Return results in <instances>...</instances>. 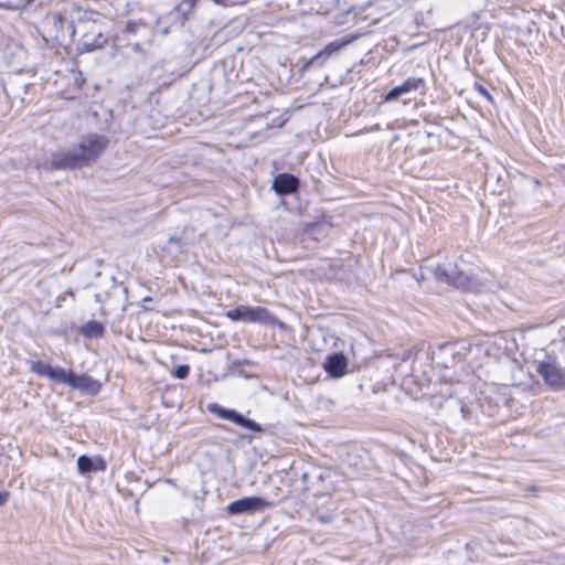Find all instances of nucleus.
I'll list each match as a JSON object with an SVG mask.
<instances>
[{"instance_id":"obj_1","label":"nucleus","mask_w":565,"mask_h":565,"mask_svg":"<svg viewBox=\"0 0 565 565\" xmlns=\"http://www.w3.org/2000/svg\"><path fill=\"white\" fill-rule=\"evenodd\" d=\"M109 140L104 135L88 134L81 138L76 148L67 151L53 152L51 160H45V171L76 170L94 163L106 150Z\"/></svg>"},{"instance_id":"obj_2","label":"nucleus","mask_w":565,"mask_h":565,"mask_svg":"<svg viewBox=\"0 0 565 565\" xmlns=\"http://www.w3.org/2000/svg\"><path fill=\"white\" fill-rule=\"evenodd\" d=\"M67 31L71 38L79 35V52L103 49L108 42L104 34V23L99 14L94 11H78L76 23H68Z\"/></svg>"},{"instance_id":"obj_3","label":"nucleus","mask_w":565,"mask_h":565,"mask_svg":"<svg viewBox=\"0 0 565 565\" xmlns=\"http://www.w3.org/2000/svg\"><path fill=\"white\" fill-rule=\"evenodd\" d=\"M231 321H244L247 323H260L265 326H277L285 329V323L275 317L265 307L237 306L225 312Z\"/></svg>"},{"instance_id":"obj_4","label":"nucleus","mask_w":565,"mask_h":565,"mask_svg":"<svg viewBox=\"0 0 565 565\" xmlns=\"http://www.w3.org/2000/svg\"><path fill=\"white\" fill-rule=\"evenodd\" d=\"M434 276L439 282L451 285L456 288H467L470 281L469 275L458 264L450 262L438 264L434 269Z\"/></svg>"},{"instance_id":"obj_5","label":"nucleus","mask_w":565,"mask_h":565,"mask_svg":"<svg viewBox=\"0 0 565 565\" xmlns=\"http://www.w3.org/2000/svg\"><path fill=\"white\" fill-rule=\"evenodd\" d=\"M207 411L222 419L230 420L237 426L244 427L250 431L262 433L264 430V428L253 419L245 417L235 409L225 408L217 403H210L207 405Z\"/></svg>"},{"instance_id":"obj_6","label":"nucleus","mask_w":565,"mask_h":565,"mask_svg":"<svg viewBox=\"0 0 565 565\" xmlns=\"http://www.w3.org/2000/svg\"><path fill=\"white\" fill-rule=\"evenodd\" d=\"M271 507V502L262 497H244L231 502L226 507V512L231 515L253 514Z\"/></svg>"},{"instance_id":"obj_7","label":"nucleus","mask_w":565,"mask_h":565,"mask_svg":"<svg viewBox=\"0 0 565 565\" xmlns=\"http://www.w3.org/2000/svg\"><path fill=\"white\" fill-rule=\"evenodd\" d=\"M30 370L39 376H46L54 382L67 384L70 386L74 373L71 370H65L63 367H53L42 361L31 362Z\"/></svg>"},{"instance_id":"obj_8","label":"nucleus","mask_w":565,"mask_h":565,"mask_svg":"<svg viewBox=\"0 0 565 565\" xmlns=\"http://www.w3.org/2000/svg\"><path fill=\"white\" fill-rule=\"evenodd\" d=\"M536 371L550 386L556 388L565 386V372L556 363L542 362L539 364Z\"/></svg>"},{"instance_id":"obj_9","label":"nucleus","mask_w":565,"mask_h":565,"mask_svg":"<svg viewBox=\"0 0 565 565\" xmlns=\"http://www.w3.org/2000/svg\"><path fill=\"white\" fill-rule=\"evenodd\" d=\"M352 42V38H343V39H337L330 43H328L323 50H321L319 53L313 55L307 65H316L321 66L324 64V62L328 60L329 56L332 54L341 51L343 47H345L349 43Z\"/></svg>"},{"instance_id":"obj_10","label":"nucleus","mask_w":565,"mask_h":565,"mask_svg":"<svg viewBox=\"0 0 565 565\" xmlns=\"http://www.w3.org/2000/svg\"><path fill=\"white\" fill-rule=\"evenodd\" d=\"M299 188V179L290 173L277 174L271 184V189L278 195H287L297 192Z\"/></svg>"},{"instance_id":"obj_11","label":"nucleus","mask_w":565,"mask_h":565,"mask_svg":"<svg viewBox=\"0 0 565 565\" xmlns=\"http://www.w3.org/2000/svg\"><path fill=\"white\" fill-rule=\"evenodd\" d=\"M324 371L332 377L338 379L345 374L348 360L341 352H334L326 358L323 363Z\"/></svg>"},{"instance_id":"obj_12","label":"nucleus","mask_w":565,"mask_h":565,"mask_svg":"<svg viewBox=\"0 0 565 565\" xmlns=\"http://www.w3.org/2000/svg\"><path fill=\"white\" fill-rule=\"evenodd\" d=\"M424 84H425V82L422 77H408L403 84L397 85V86L393 87L392 89H390L384 95V100L385 102L395 100L398 97H401L412 90L419 89L420 87L424 86Z\"/></svg>"},{"instance_id":"obj_13","label":"nucleus","mask_w":565,"mask_h":565,"mask_svg":"<svg viewBox=\"0 0 565 565\" xmlns=\"http://www.w3.org/2000/svg\"><path fill=\"white\" fill-rule=\"evenodd\" d=\"M76 467L81 475L106 470V461L102 457L92 458L81 455L76 460Z\"/></svg>"},{"instance_id":"obj_14","label":"nucleus","mask_w":565,"mask_h":565,"mask_svg":"<svg viewBox=\"0 0 565 565\" xmlns=\"http://www.w3.org/2000/svg\"><path fill=\"white\" fill-rule=\"evenodd\" d=\"M71 387L90 395H95L99 392L100 384L92 376L86 374L77 375L73 373Z\"/></svg>"},{"instance_id":"obj_15","label":"nucleus","mask_w":565,"mask_h":565,"mask_svg":"<svg viewBox=\"0 0 565 565\" xmlns=\"http://www.w3.org/2000/svg\"><path fill=\"white\" fill-rule=\"evenodd\" d=\"M78 332L87 339H99L105 334V327L96 320H90L79 327Z\"/></svg>"},{"instance_id":"obj_16","label":"nucleus","mask_w":565,"mask_h":565,"mask_svg":"<svg viewBox=\"0 0 565 565\" xmlns=\"http://www.w3.org/2000/svg\"><path fill=\"white\" fill-rule=\"evenodd\" d=\"M68 23H76L75 20H67L66 18L62 17L61 14H55L53 17V26L55 29V38H63L67 31V24Z\"/></svg>"},{"instance_id":"obj_17","label":"nucleus","mask_w":565,"mask_h":565,"mask_svg":"<svg viewBox=\"0 0 565 565\" xmlns=\"http://www.w3.org/2000/svg\"><path fill=\"white\" fill-rule=\"evenodd\" d=\"M195 3H196V0H182L178 6H177V11H179L180 13H182L183 15H188L190 12H192V10L194 9L195 7Z\"/></svg>"},{"instance_id":"obj_18","label":"nucleus","mask_w":565,"mask_h":565,"mask_svg":"<svg viewBox=\"0 0 565 565\" xmlns=\"http://www.w3.org/2000/svg\"><path fill=\"white\" fill-rule=\"evenodd\" d=\"M190 374V366L188 364H181V365H178L173 371H172V375L175 377V379H180V380H184L189 376Z\"/></svg>"},{"instance_id":"obj_19","label":"nucleus","mask_w":565,"mask_h":565,"mask_svg":"<svg viewBox=\"0 0 565 565\" xmlns=\"http://www.w3.org/2000/svg\"><path fill=\"white\" fill-rule=\"evenodd\" d=\"M475 89L481 95L483 96L487 100H489L491 104L494 103V99L492 97V95L489 93V90L482 85V84H479V83H475Z\"/></svg>"},{"instance_id":"obj_20","label":"nucleus","mask_w":565,"mask_h":565,"mask_svg":"<svg viewBox=\"0 0 565 565\" xmlns=\"http://www.w3.org/2000/svg\"><path fill=\"white\" fill-rule=\"evenodd\" d=\"M441 349L446 352L452 355L454 359H458V361H461L463 359V355L456 351V348L454 344H445L441 347Z\"/></svg>"},{"instance_id":"obj_21","label":"nucleus","mask_w":565,"mask_h":565,"mask_svg":"<svg viewBox=\"0 0 565 565\" xmlns=\"http://www.w3.org/2000/svg\"><path fill=\"white\" fill-rule=\"evenodd\" d=\"M168 243L169 244H177L179 246V248L181 249L183 247L182 245V238L179 237V236H170L169 239H168Z\"/></svg>"},{"instance_id":"obj_22","label":"nucleus","mask_w":565,"mask_h":565,"mask_svg":"<svg viewBox=\"0 0 565 565\" xmlns=\"http://www.w3.org/2000/svg\"><path fill=\"white\" fill-rule=\"evenodd\" d=\"M9 499V492L8 491H0V507L4 505L6 502Z\"/></svg>"},{"instance_id":"obj_23","label":"nucleus","mask_w":565,"mask_h":565,"mask_svg":"<svg viewBox=\"0 0 565 565\" xmlns=\"http://www.w3.org/2000/svg\"><path fill=\"white\" fill-rule=\"evenodd\" d=\"M318 520L321 522V523H328L331 521V518L328 516V515H319L318 516Z\"/></svg>"},{"instance_id":"obj_24","label":"nucleus","mask_w":565,"mask_h":565,"mask_svg":"<svg viewBox=\"0 0 565 565\" xmlns=\"http://www.w3.org/2000/svg\"><path fill=\"white\" fill-rule=\"evenodd\" d=\"M460 412L462 413L463 417H466L467 407L465 405H460Z\"/></svg>"},{"instance_id":"obj_25","label":"nucleus","mask_w":565,"mask_h":565,"mask_svg":"<svg viewBox=\"0 0 565 565\" xmlns=\"http://www.w3.org/2000/svg\"><path fill=\"white\" fill-rule=\"evenodd\" d=\"M142 301H143V302H149V301H152V298H151V297H145V298L142 299Z\"/></svg>"},{"instance_id":"obj_26","label":"nucleus","mask_w":565,"mask_h":565,"mask_svg":"<svg viewBox=\"0 0 565 565\" xmlns=\"http://www.w3.org/2000/svg\"><path fill=\"white\" fill-rule=\"evenodd\" d=\"M380 129V125H375L374 127H372L370 130H379Z\"/></svg>"},{"instance_id":"obj_27","label":"nucleus","mask_w":565,"mask_h":565,"mask_svg":"<svg viewBox=\"0 0 565 565\" xmlns=\"http://www.w3.org/2000/svg\"><path fill=\"white\" fill-rule=\"evenodd\" d=\"M213 1L218 4V3L224 2L225 0H213Z\"/></svg>"},{"instance_id":"obj_28","label":"nucleus","mask_w":565,"mask_h":565,"mask_svg":"<svg viewBox=\"0 0 565 565\" xmlns=\"http://www.w3.org/2000/svg\"><path fill=\"white\" fill-rule=\"evenodd\" d=\"M319 227H320V225H318V224H317V225H313V226H312V231H315V230H317V228H319Z\"/></svg>"}]
</instances>
